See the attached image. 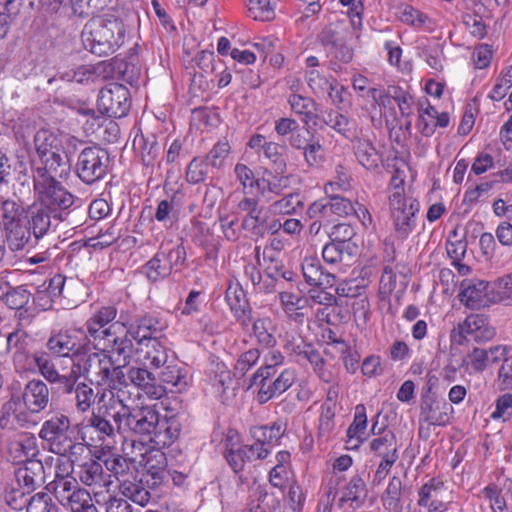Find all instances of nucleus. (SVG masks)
Instances as JSON below:
<instances>
[{"mask_svg": "<svg viewBox=\"0 0 512 512\" xmlns=\"http://www.w3.org/2000/svg\"><path fill=\"white\" fill-rule=\"evenodd\" d=\"M124 36L123 22L113 17L89 21L81 34L85 49L98 56L114 53L123 44Z\"/></svg>", "mask_w": 512, "mask_h": 512, "instance_id": "nucleus-1", "label": "nucleus"}, {"mask_svg": "<svg viewBox=\"0 0 512 512\" xmlns=\"http://www.w3.org/2000/svg\"><path fill=\"white\" fill-rule=\"evenodd\" d=\"M62 171L45 172V168H33V186L41 205L51 207L64 213L74 203V196L68 192L61 182Z\"/></svg>", "mask_w": 512, "mask_h": 512, "instance_id": "nucleus-2", "label": "nucleus"}, {"mask_svg": "<svg viewBox=\"0 0 512 512\" xmlns=\"http://www.w3.org/2000/svg\"><path fill=\"white\" fill-rule=\"evenodd\" d=\"M122 405L113 402L98 407L88 418L85 429L91 435L95 434L100 445L110 447L116 434H124Z\"/></svg>", "mask_w": 512, "mask_h": 512, "instance_id": "nucleus-3", "label": "nucleus"}, {"mask_svg": "<svg viewBox=\"0 0 512 512\" xmlns=\"http://www.w3.org/2000/svg\"><path fill=\"white\" fill-rule=\"evenodd\" d=\"M107 150L94 145L80 151L75 164V174L85 184L92 185L102 180L109 169Z\"/></svg>", "mask_w": 512, "mask_h": 512, "instance_id": "nucleus-4", "label": "nucleus"}, {"mask_svg": "<svg viewBox=\"0 0 512 512\" xmlns=\"http://www.w3.org/2000/svg\"><path fill=\"white\" fill-rule=\"evenodd\" d=\"M124 433H133L139 436L151 438L157 428L160 412L156 405L135 406L130 408L128 404L122 405Z\"/></svg>", "mask_w": 512, "mask_h": 512, "instance_id": "nucleus-5", "label": "nucleus"}, {"mask_svg": "<svg viewBox=\"0 0 512 512\" xmlns=\"http://www.w3.org/2000/svg\"><path fill=\"white\" fill-rule=\"evenodd\" d=\"M388 201L394 231L398 238L406 239L416 227L419 202L413 197L399 198V195H389Z\"/></svg>", "mask_w": 512, "mask_h": 512, "instance_id": "nucleus-6", "label": "nucleus"}, {"mask_svg": "<svg viewBox=\"0 0 512 512\" xmlns=\"http://www.w3.org/2000/svg\"><path fill=\"white\" fill-rule=\"evenodd\" d=\"M121 326L134 339L136 345H142L152 339H159L167 328V322L154 314L144 313L130 319L121 313Z\"/></svg>", "mask_w": 512, "mask_h": 512, "instance_id": "nucleus-7", "label": "nucleus"}, {"mask_svg": "<svg viewBox=\"0 0 512 512\" xmlns=\"http://www.w3.org/2000/svg\"><path fill=\"white\" fill-rule=\"evenodd\" d=\"M34 146L41 164L35 168H45V172H58L67 165L61 155L62 141L49 130L42 129L35 134Z\"/></svg>", "mask_w": 512, "mask_h": 512, "instance_id": "nucleus-8", "label": "nucleus"}, {"mask_svg": "<svg viewBox=\"0 0 512 512\" xmlns=\"http://www.w3.org/2000/svg\"><path fill=\"white\" fill-rule=\"evenodd\" d=\"M97 106L108 117L122 118L130 110V92L123 84L110 83L100 90Z\"/></svg>", "mask_w": 512, "mask_h": 512, "instance_id": "nucleus-9", "label": "nucleus"}, {"mask_svg": "<svg viewBox=\"0 0 512 512\" xmlns=\"http://www.w3.org/2000/svg\"><path fill=\"white\" fill-rule=\"evenodd\" d=\"M73 436L70 419L63 414L46 420L39 432V437L48 444L49 450L54 454L65 449Z\"/></svg>", "mask_w": 512, "mask_h": 512, "instance_id": "nucleus-10", "label": "nucleus"}, {"mask_svg": "<svg viewBox=\"0 0 512 512\" xmlns=\"http://www.w3.org/2000/svg\"><path fill=\"white\" fill-rule=\"evenodd\" d=\"M112 356L103 350H97L78 357V362H73L79 367L80 375H83L91 383L103 386L108 381L109 369L112 365Z\"/></svg>", "mask_w": 512, "mask_h": 512, "instance_id": "nucleus-11", "label": "nucleus"}, {"mask_svg": "<svg viewBox=\"0 0 512 512\" xmlns=\"http://www.w3.org/2000/svg\"><path fill=\"white\" fill-rule=\"evenodd\" d=\"M117 313L115 306L108 305L100 307L92 314L85 322L86 338L89 343L95 345L104 337L112 336V331L116 326L121 325V316L117 322L111 324L116 319Z\"/></svg>", "mask_w": 512, "mask_h": 512, "instance_id": "nucleus-12", "label": "nucleus"}, {"mask_svg": "<svg viewBox=\"0 0 512 512\" xmlns=\"http://www.w3.org/2000/svg\"><path fill=\"white\" fill-rule=\"evenodd\" d=\"M63 220V212L41 204L29 207L26 213V223L36 240L44 237L52 226Z\"/></svg>", "mask_w": 512, "mask_h": 512, "instance_id": "nucleus-13", "label": "nucleus"}, {"mask_svg": "<svg viewBox=\"0 0 512 512\" xmlns=\"http://www.w3.org/2000/svg\"><path fill=\"white\" fill-rule=\"evenodd\" d=\"M296 373L293 369H284L273 381L270 378H261L254 380L250 379V387L256 386L257 401L260 404H265L271 399L280 396L286 392L295 382Z\"/></svg>", "mask_w": 512, "mask_h": 512, "instance_id": "nucleus-14", "label": "nucleus"}, {"mask_svg": "<svg viewBox=\"0 0 512 512\" xmlns=\"http://www.w3.org/2000/svg\"><path fill=\"white\" fill-rule=\"evenodd\" d=\"M453 408L445 401L437 400L433 395H424L420 403L419 420L428 425L446 426L450 422Z\"/></svg>", "mask_w": 512, "mask_h": 512, "instance_id": "nucleus-15", "label": "nucleus"}, {"mask_svg": "<svg viewBox=\"0 0 512 512\" xmlns=\"http://www.w3.org/2000/svg\"><path fill=\"white\" fill-rule=\"evenodd\" d=\"M127 378L130 387L134 386L151 399L158 400L166 393V388L159 384L155 375L146 366H130L127 369Z\"/></svg>", "mask_w": 512, "mask_h": 512, "instance_id": "nucleus-16", "label": "nucleus"}, {"mask_svg": "<svg viewBox=\"0 0 512 512\" xmlns=\"http://www.w3.org/2000/svg\"><path fill=\"white\" fill-rule=\"evenodd\" d=\"M21 400L27 410L32 413H40L49 405L50 390L44 381L32 379L25 384Z\"/></svg>", "mask_w": 512, "mask_h": 512, "instance_id": "nucleus-17", "label": "nucleus"}, {"mask_svg": "<svg viewBox=\"0 0 512 512\" xmlns=\"http://www.w3.org/2000/svg\"><path fill=\"white\" fill-rule=\"evenodd\" d=\"M39 453L37 439L32 433H20L10 442L8 454L14 464H26L36 461L34 457Z\"/></svg>", "mask_w": 512, "mask_h": 512, "instance_id": "nucleus-18", "label": "nucleus"}, {"mask_svg": "<svg viewBox=\"0 0 512 512\" xmlns=\"http://www.w3.org/2000/svg\"><path fill=\"white\" fill-rule=\"evenodd\" d=\"M238 208L242 212H246V216L242 220L243 229L250 231L256 236H263L266 232L267 217L263 213V207L259 206L258 200L252 197L243 198Z\"/></svg>", "mask_w": 512, "mask_h": 512, "instance_id": "nucleus-19", "label": "nucleus"}, {"mask_svg": "<svg viewBox=\"0 0 512 512\" xmlns=\"http://www.w3.org/2000/svg\"><path fill=\"white\" fill-rule=\"evenodd\" d=\"M489 283L479 279H468L461 283L460 301L470 309H479L490 303Z\"/></svg>", "mask_w": 512, "mask_h": 512, "instance_id": "nucleus-20", "label": "nucleus"}, {"mask_svg": "<svg viewBox=\"0 0 512 512\" xmlns=\"http://www.w3.org/2000/svg\"><path fill=\"white\" fill-rule=\"evenodd\" d=\"M104 386L111 394L110 402L115 401V403L123 405L130 399V382L127 378V371H124L123 366L114 365V362H112L108 381Z\"/></svg>", "mask_w": 512, "mask_h": 512, "instance_id": "nucleus-21", "label": "nucleus"}, {"mask_svg": "<svg viewBox=\"0 0 512 512\" xmlns=\"http://www.w3.org/2000/svg\"><path fill=\"white\" fill-rule=\"evenodd\" d=\"M134 342V339L127 333V329H125V334L122 336L116 335L114 329L112 336L104 337L103 340L95 343L93 347L96 350H103L108 355H117L119 358H122L125 363H128L136 348Z\"/></svg>", "mask_w": 512, "mask_h": 512, "instance_id": "nucleus-22", "label": "nucleus"}, {"mask_svg": "<svg viewBox=\"0 0 512 512\" xmlns=\"http://www.w3.org/2000/svg\"><path fill=\"white\" fill-rule=\"evenodd\" d=\"M225 297L240 325L242 327H248L252 322V309L242 287L239 284H230L226 290Z\"/></svg>", "mask_w": 512, "mask_h": 512, "instance_id": "nucleus-23", "label": "nucleus"}, {"mask_svg": "<svg viewBox=\"0 0 512 512\" xmlns=\"http://www.w3.org/2000/svg\"><path fill=\"white\" fill-rule=\"evenodd\" d=\"M15 477L24 496L44 483V466L41 461H29L15 471Z\"/></svg>", "mask_w": 512, "mask_h": 512, "instance_id": "nucleus-24", "label": "nucleus"}, {"mask_svg": "<svg viewBox=\"0 0 512 512\" xmlns=\"http://www.w3.org/2000/svg\"><path fill=\"white\" fill-rule=\"evenodd\" d=\"M301 270L305 281L309 285L331 288L335 283V276L330 272H324L317 257H305L301 264Z\"/></svg>", "mask_w": 512, "mask_h": 512, "instance_id": "nucleus-25", "label": "nucleus"}, {"mask_svg": "<svg viewBox=\"0 0 512 512\" xmlns=\"http://www.w3.org/2000/svg\"><path fill=\"white\" fill-rule=\"evenodd\" d=\"M181 423L176 415L171 417H159L157 428L153 432L150 442L159 447H168L172 445L179 437Z\"/></svg>", "mask_w": 512, "mask_h": 512, "instance_id": "nucleus-26", "label": "nucleus"}, {"mask_svg": "<svg viewBox=\"0 0 512 512\" xmlns=\"http://www.w3.org/2000/svg\"><path fill=\"white\" fill-rule=\"evenodd\" d=\"M136 353L139 360L143 361L144 366L160 368L168 362V353L159 339H152L142 345H136Z\"/></svg>", "mask_w": 512, "mask_h": 512, "instance_id": "nucleus-27", "label": "nucleus"}, {"mask_svg": "<svg viewBox=\"0 0 512 512\" xmlns=\"http://www.w3.org/2000/svg\"><path fill=\"white\" fill-rule=\"evenodd\" d=\"M50 354L58 357H69L71 354L77 358L80 356V349L77 348V336L66 330L52 335L46 342Z\"/></svg>", "mask_w": 512, "mask_h": 512, "instance_id": "nucleus-28", "label": "nucleus"}, {"mask_svg": "<svg viewBox=\"0 0 512 512\" xmlns=\"http://www.w3.org/2000/svg\"><path fill=\"white\" fill-rule=\"evenodd\" d=\"M366 497L367 489L364 480L359 475H354L343 489L339 505L344 506L349 503V506L356 510L365 503Z\"/></svg>", "mask_w": 512, "mask_h": 512, "instance_id": "nucleus-29", "label": "nucleus"}, {"mask_svg": "<svg viewBox=\"0 0 512 512\" xmlns=\"http://www.w3.org/2000/svg\"><path fill=\"white\" fill-rule=\"evenodd\" d=\"M50 485H53L54 495L62 506L68 503L78 491L84 489L79 487L77 480L68 473L60 474L59 466L56 470L55 479Z\"/></svg>", "mask_w": 512, "mask_h": 512, "instance_id": "nucleus-30", "label": "nucleus"}, {"mask_svg": "<svg viewBox=\"0 0 512 512\" xmlns=\"http://www.w3.org/2000/svg\"><path fill=\"white\" fill-rule=\"evenodd\" d=\"M160 384L166 390L171 392L180 393L187 387V374L181 367L176 364H165L159 373Z\"/></svg>", "mask_w": 512, "mask_h": 512, "instance_id": "nucleus-31", "label": "nucleus"}, {"mask_svg": "<svg viewBox=\"0 0 512 512\" xmlns=\"http://www.w3.org/2000/svg\"><path fill=\"white\" fill-rule=\"evenodd\" d=\"M5 241L11 251L23 250L30 242L31 230L26 222H17L2 227Z\"/></svg>", "mask_w": 512, "mask_h": 512, "instance_id": "nucleus-32", "label": "nucleus"}, {"mask_svg": "<svg viewBox=\"0 0 512 512\" xmlns=\"http://www.w3.org/2000/svg\"><path fill=\"white\" fill-rule=\"evenodd\" d=\"M370 450L376 455L384 459L397 460L398 449L397 439L393 431L385 430L383 433L372 439L369 443Z\"/></svg>", "mask_w": 512, "mask_h": 512, "instance_id": "nucleus-33", "label": "nucleus"}, {"mask_svg": "<svg viewBox=\"0 0 512 512\" xmlns=\"http://www.w3.org/2000/svg\"><path fill=\"white\" fill-rule=\"evenodd\" d=\"M104 464L107 471H109L111 475L114 476L119 482V488L124 483V480L130 481L135 477V471L133 469L132 463L130 460L121 455L112 454L108 456L104 460Z\"/></svg>", "mask_w": 512, "mask_h": 512, "instance_id": "nucleus-34", "label": "nucleus"}, {"mask_svg": "<svg viewBox=\"0 0 512 512\" xmlns=\"http://www.w3.org/2000/svg\"><path fill=\"white\" fill-rule=\"evenodd\" d=\"M323 122L348 140H352L357 135L356 121L342 113L330 111Z\"/></svg>", "mask_w": 512, "mask_h": 512, "instance_id": "nucleus-35", "label": "nucleus"}, {"mask_svg": "<svg viewBox=\"0 0 512 512\" xmlns=\"http://www.w3.org/2000/svg\"><path fill=\"white\" fill-rule=\"evenodd\" d=\"M134 146L140 151L143 164L153 166L161 149L156 136L152 133L146 136L142 134L134 139Z\"/></svg>", "mask_w": 512, "mask_h": 512, "instance_id": "nucleus-36", "label": "nucleus"}, {"mask_svg": "<svg viewBox=\"0 0 512 512\" xmlns=\"http://www.w3.org/2000/svg\"><path fill=\"white\" fill-rule=\"evenodd\" d=\"M354 153L358 162L368 170L379 167L381 156L374 145L364 139H360L354 146Z\"/></svg>", "mask_w": 512, "mask_h": 512, "instance_id": "nucleus-37", "label": "nucleus"}, {"mask_svg": "<svg viewBox=\"0 0 512 512\" xmlns=\"http://www.w3.org/2000/svg\"><path fill=\"white\" fill-rule=\"evenodd\" d=\"M157 253L161 258L164 257L172 270L186 262V250L182 243H175L172 240L162 242Z\"/></svg>", "mask_w": 512, "mask_h": 512, "instance_id": "nucleus-38", "label": "nucleus"}, {"mask_svg": "<svg viewBox=\"0 0 512 512\" xmlns=\"http://www.w3.org/2000/svg\"><path fill=\"white\" fill-rule=\"evenodd\" d=\"M252 331L256 342L265 348H273L277 340L272 332V320L269 317L257 318L252 317Z\"/></svg>", "mask_w": 512, "mask_h": 512, "instance_id": "nucleus-39", "label": "nucleus"}, {"mask_svg": "<svg viewBox=\"0 0 512 512\" xmlns=\"http://www.w3.org/2000/svg\"><path fill=\"white\" fill-rule=\"evenodd\" d=\"M142 271L151 283H157L169 277L172 269L167 261L156 252V254L142 267Z\"/></svg>", "mask_w": 512, "mask_h": 512, "instance_id": "nucleus-40", "label": "nucleus"}, {"mask_svg": "<svg viewBox=\"0 0 512 512\" xmlns=\"http://www.w3.org/2000/svg\"><path fill=\"white\" fill-rule=\"evenodd\" d=\"M77 475L80 481L86 486L101 485L103 480V468L100 462L90 457L79 464Z\"/></svg>", "mask_w": 512, "mask_h": 512, "instance_id": "nucleus-41", "label": "nucleus"}, {"mask_svg": "<svg viewBox=\"0 0 512 512\" xmlns=\"http://www.w3.org/2000/svg\"><path fill=\"white\" fill-rule=\"evenodd\" d=\"M301 152L310 168H318L325 162V148L320 138L314 134H310V143Z\"/></svg>", "mask_w": 512, "mask_h": 512, "instance_id": "nucleus-42", "label": "nucleus"}, {"mask_svg": "<svg viewBox=\"0 0 512 512\" xmlns=\"http://www.w3.org/2000/svg\"><path fill=\"white\" fill-rule=\"evenodd\" d=\"M0 212L2 227L12 223L26 222L27 210H25L21 203L15 200L7 199L2 201Z\"/></svg>", "mask_w": 512, "mask_h": 512, "instance_id": "nucleus-43", "label": "nucleus"}, {"mask_svg": "<svg viewBox=\"0 0 512 512\" xmlns=\"http://www.w3.org/2000/svg\"><path fill=\"white\" fill-rule=\"evenodd\" d=\"M122 495L134 503L145 506L151 499L150 492L144 488L140 482L136 481V477L130 481H125L119 488Z\"/></svg>", "mask_w": 512, "mask_h": 512, "instance_id": "nucleus-44", "label": "nucleus"}, {"mask_svg": "<svg viewBox=\"0 0 512 512\" xmlns=\"http://www.w3.org/2000/svg\"><path fill=\"white\" fill-rule=\"evenodd\" d=\"M284 355L279 350L268 351L263 358V364L254 372L251 378H271L276 373V368L284 363Z\"/></svg>", "mask_w": 512, "mask_h": 512, "instance_id": "nucleus-45", "label": "nucleus"}, {"mask_svg": "<svg viewBox=\"0 0 512 512\" xmlns=\"http://www.w3.org/2000/svg\"><path fill=\"white\" fill-rule=\"evenodd\" d=\"M20 12V3L17 0H0V39L9 32L10 25Z\"/></svg>", "mask_w": 512, "mask_h": 512, "instance_id": "nucleus-46", "label": "nucleus"}, {"mask_svg": "<svg viewBox=\"0 0 512 512\" xmlns=\"http://www.w3.org/2000/svg\"><path fill=\"white\" fill-rule=\"evenodd\" d=\"M400 20L417 29L422 28L427 31H432L434 27V22L430 17L412 6H405L402 9Z\"/></svg>", "mask_w": 512, "mask_h": 512, "instance_id": "nucleus-47", "label": "nucleus"}, {"mask_svg": "<svg viewBox=\"0 0 512 512\" xmlns=\"http://www.w3.org/2000/svg\"><path fill=\"white\" fill-rule=\"evenodd\" d=\"M252 436L263 446L275 445L282 437L284 430L280 423H273L271 426H258L251 430Z\"/></svg>", "mask_w": 512, "mask_h": 512, "instance_id": "nucleus-48", "label": "nucleus"}, {"mask_svg": "<svg viewBox=\"0 0 512 512\" xmlns=\"http://www.w3.org/2000/svg\"><path fill=\"white\" fill-rule=\"evenodd\" d=\"M231 152V145L226 138L219 139L205 156L210 166L220 170L224 167Z\"/></svg>", "mask_w": 512, "mask_h": 512, "instance_id": "nucleus-49", "label": "nucleus"}, {"mask_svg": "<svg viewBox=\"0 0 512 512\" xmlns=\"http://www.w3.org/2000/svg\"><path fill=\"white\" fill-rule=\"evenodd\" d=\"M304 203L300 193H290L283 198L274 201L270 206V211L273 214H295L299 208H302Z\"/></svg>", "mask_w": 512, "mask_h": 512, "instance_id": "nucleus-50", "label": "nucleus"}, {"mask_svg": "<svg viewBox=\"0 0 512 512\" xmlns=\"http://www.w3.org/2000/svg\"><path fill=\"white\" fill-rule=\"evenodd\" d=\"M291 351L299 357L298 361L302 359L307 360L313 366L314 371L323 370L324 359L320 352L312 345L301 342L300 344L293 345Z\"/></svg>", "mask_w": 512, "mask_h": 512, "instance_id": "nucleus-51", "label": "nucleus"}, {"mask_svg": "<svg viewBox=\"0 0 512 512\" xmlns=\"http://www.w3.org/2000/svg\"><path fill=\"white\" fill-rule=\"evenodd\" d=\"M343 31L339 24H329L317 36L318 42L330 52L344 40Z\"/></svg>", "mask_w": 512, "mask_h": 512, "instance_id": "nucleus-52", "label": "nucleus"}, {"mask_svg": "<svg viewBox=\"0 0 512 512\" xmlns=\"http://www.w3.org/2000/svg\"><path fill=\"white\" fill-rule=\"evenodd\" d=\"M210 164L201 157H194L187 166L186 180L190 184H198L204 182L209 174Z\"/></svg>", "mask_w": 512, "mask_h": 512, "instance_id": "nucleus-53", "label": "nucleus"}, {"mask_svg": "<svg viewBox=\"0 0 512 512\" xmlns=\"http://www.w3.org/2000/svg\"><path fill=\"white\" fill-rule=\"evenodd\" d=\"M166 458L163 453L157 451L155 454L147 457L145 469L147 474L151 476L152 485H159L165 476Z\"/></svg>", "mask_w": 512, "mask_h": 512, "instance_id": "nucleus-54", "label": "nucleus"}, {"mask_svg": "<svg viewBox=\"0 0 512 512\" xmlns=\"http://www.w3.org/2000/svg\"><path fill=\"white\" fill-rule=\"evenodd\" d=\"M306 82L311 91L317 97H323L326 95L328 90L332 89V84L335 82V79H329L321 74L318 70L312 69L306 74Z\"/></svg>", "mask_w": 512, "mask_h": 512, "instance_id": "nucleus-55", "label": "nucleus"}, {"mask_svg": "<svg viewBox=\"0 0 512 512\" xmlns=\"http://www.w3.org/2000/svg\"><path fill=\"white\" fill-rule=\"evenodd\" d=\"M354 253L355 251L343 246V244H338L333 241L327 243L322 249L323 260L327 264L332 265L342 262L346 258L350 259Z\"/></svg>", "mask_w": 512, "mask_h": 512, "instance_id": "nucleus-56", "label": "nucleus"}, {"mask_svg": "<svg viewBox=\"0 0 512 512\" xmlns=\"http://www.w3.org/2000/svg\"><path fill=\"white\" fill-rule=\"evenodd\" d=\"M34 363L35 369L37 368L39 373L48 381L58 379L59 372L56 370L55 365L52 361L51 355L45 351L34 352Z\"/></svg>", "mask_w": 512, "mask_h": 512, "instance_id": "nucleus-57", "label": "nucleus"}, {"mask_svg": "<svg viewBox=\"0 0 512 512\" xmlns=\"http://www.w3.org/2000/svg\"><path fill=\"white\" fill-rule=\"evenodd\" d=\"M260 351L257 348H251L241 353L233 367L234 376L243 377L259 360Z\"/></svg>", "mask_w": 512, "mask_h": 512, "instance_id": "nucleus-58", "label": "nucleus"}, {"mask_svg": "<svg viewBox=\"0 0 512 512\" xmlns=\"http://www.w3.org/2000/svg\"><path fill=\"white\" fill-rule=\"evenodd\" d=\"M283 150V146L272 141H269L262 150L263 156L274 165L275 171L279 174H283L287 168Z\"/></svg>", "mask_w": 512, "mask_h": 512, "instance_id": "nucleus-59", "label": "nucleus"}, {"mask_svg": "<svg viewBox=\"0 0 512 512\" xmlns=\"http://www.w3.org/2000/svg\"><path fill=\"white\" fill-rule=\"evenodd\" d=\"M63 507L71 512H98L90 493L86 489L78 491Z\"/></svg>", "mask_w": 512, "mask_h": 512, "instance_id": "nucleus-60", "label": "nucleus"}, {"mask_svg": "<svg viewBox=\"0 0 512 512\" xmlns=\"http://www.w3.org/2000/svg\"><path fill=\"white\" fill-rule=\"evenodd\" d=\"M248 14L258 21H269L274 17V8L270 0H248Z\"/></svg>", "mask_w": 512, "mask_h": 512, "instance_id": "nucleus-61", "label": "nucleus"}, {"mask_svg": "<svg viewBox=\"0 0 512 512\" xmlns=\"http://www.w3.org/2000/svg\"><path fill=\"white\" fill-rule=\"evenodd\" d=\"M155 219L164 224H168L172 226L174 222L178 219V207L174 202V199L171 200H161L155 212Z\"/></svg>", "mask_w": 512, "mask_h": 512, "instance_id": "nucleus-62", "label": "nucleus"}, {"mask_svg": "<svg viewBox=\"0 0 512 512\" xmlns=\"http://www.w3.org/2000/svg\"><path fill=\"white\" fill-rule=\"evenodd\" d=\"M27 512H55L56 508L52 503V498L45 492H39L33 495L29 500L23 503Z\"/></svg>", "mask_w": 512, "mask_h": 512, "instance_id": "nucleus-63", "label": "nucleus"}, {"mask_svg": "<svg viewBox=\"0 0 512 512\" xmlns=\"http://www.w3.org/2000/svg\"><path fill=\"white\" fill-rule=\"evenodd\" d=\"M463 365L473 373H482L489 365L485 349L474 347L468 352L467 361L463 360Z\"/></svg>", "mask_w": 512, "mask_h": 512, "instance_id": "nucleus-64", "label": "nucleus"}]
</instances>
